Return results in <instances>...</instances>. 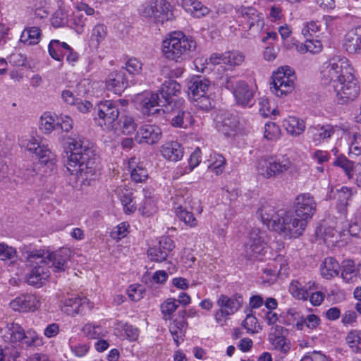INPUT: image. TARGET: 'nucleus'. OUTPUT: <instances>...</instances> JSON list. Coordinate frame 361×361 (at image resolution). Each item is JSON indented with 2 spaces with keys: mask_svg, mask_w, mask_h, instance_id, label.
<instances>
[{
  "mask_svg": "<svg viewBox=\"0 0 361 361\" xmlns=\"http://www.w3.org/2000/svg\"><path fill=\"white\" fill-rule=\"evenodd\" d=\"M256 215L269 230L283 238H298L305 231L302 220H298L292 212L276 207L272 202L261 201Z\"/></svg>",
  "mask_w": 361,
  "mask_h": 361,
  "instance_id": "nucleus-1",
  "label": "nucleus"
},
{
  "mask_svg": "<svg viewBox=\"0 0 361 361\" xmlns=\"http://www.w3.org/2000/svg\"><path fill=\"white\" fill-rule=\"evenodd\" d=\"M196 49V42L182 32H173L163 42L162 51L166 58L176 62L185 59Z\"/></svg>",
  "mask_w": 361,
  "mask_h": 361,
  "instance_id": "nucleus-2",
  "label": "nucleus"
},
{
  "mask_svg": "<svg viewBox=\"0 0 361 361\" xmlns=\"http://www.w3.org/2000/svg\"><path fill=\"white\" fill-rule=\"evenodd\" d=\"M353 68L345 57L336 56L321 71V78L324 83L331 82L332 85L342 81L353 74Z\"/></svg>",
  "mask_w": 361,
  "mask_h": 361,
  "instance_id": "nucleus-3",
  "label": "nucleus"
},
{
  "mask_svg": "<svg viewBox=\"0 0 361 361\" xmlns=\"http://www.w3.org/2000/svg\"><path fill=\"white\" fill-rule=\"evenodd\" d=\"M76 156L68 158L66 168L77 181L83 185H90V180L94 179L96 169L94 160L87 157V159H78Z\"/></svg>",
  "mask_w": 361,
  "mask_h": 361,
  "instance_id": "nucleus-4",
  "label": "nucleus"
},
{
  "mask_svg": "<svg viewBox=\"0 0 361 361\" xmlns=\"http://www.w3.org/2000/svg\"><path fill=\"white\" fill-rule=\"evenodd\" d=\"M271 82V91L277 97L286 96L293 92L295 88L296 76L295 72L289 66H281L274 73Z\"/></svg>",
  "mask_w": 361,
  "mask_h": 361,
  "instance_id": "nucleus-5",
  "label": "nucleus"
},
{
  "mask_svg": "<svg viewBox=\"0 0 361 361\" xmlns=\"http://www.w3.org/2000/svg\"><path fill=\"white\" fill-rule=\"evenodd\" d=\"M37 252H29L25 256V266L30 269V272L26 275L27 283L32 286H42L50 276L49 269L46 267L44 262H31L32 257L37 256Z\"/></svg>",
  "mask_w": 361,
  "mask_h": 361,
  "instance_id": "nucleus-6",
  "label": "nucleus"
},
{
  "mask_svg": "<svg viewBox=\"0 0 361 361\" xmlns=\"http://www.w3.org/2000/svg\"><path fill=\"white\" fill-rule=\"evenodd\" d=\"M243 299L239 295H234L229 297L226 295H221L216 304L219 310L214 314L216 323L223 326L226 324L228 317L236 312L242 306Z\"/></svg>",
  "mask_w": 361,
  "mask_h": 361,
  "instance_id": "nucleus-7",
  "label": "nucleus"
},
{
  "mask_svg": "<svg viewBox=\"0 0 361 361\" xmlns=\"http://www.w3.org/2000/svg\"><path fill=\"white\" fill-rule=\"evenodd\" d=\"M267 242L266 233L259 228L254 227L250 229L245 245V256L247 259L253 260L258 259L266 252Z\"/></svg>",
  "mask_w": 361,
  "mask_h": 361,
  "instance_id": "nucleus-8",
  "label": "nucleus"
},
{
  "mask_svg": "<svg viewBox=\"0 0 361 361\" xmlns=\"http://www.w3.org/2000/svg\"><path fill=\"white\" fill-rule=\"evenodd\" d=\"M12 343H21L27 347L37 346L42 343V341L37 334L32 329L27 331L18 324L12 323L8 327L6 334L4 336Z\"/></svg>",
  "mask_w": 361,
  "mask_h": 361,
  "instance_id": "nucleus-9",
  "label": "nucleus"
},
{
  "mask_svg": "<svg viewBox=\"0 0 361 361\" xmlns=\"http://www.w3.org/2000/svg\"><path fill=\"white\" fill-rule=\"evenodd\" d=\"M37 256L31 258V262L36 263L44 262V264L48 265L51 264V267L54 269V271H63L66 268V262L68 258V250H60L56 252L49 251H36Z\"/></svg>",
  "mask_w": 361,
  "mask_h": 361,
  "instance_id": "nucleus-10",
  "label": "nucleus"
},
{
  "mask_svg": "<svg viewBox=\"0 0 361 361\" xmlns=\"http://www.w3.org/2000/svg\"><path fill=\"white\" fill-rule=\"evenodd\" d=\"M317 233L329 247H343L348 241V234L341 228L320 226Z\"/></svg>",
  "mask_w": 361,
  "mask_h": 361,
  "instance_id": "nucleus-11",
  "label": "nucleus"
},
{
  "mask_svg": "<svg viewBox=\"0 0 361 361\" xmlns=\"http://www.w3.org/2000/svg\"><path fill=\"white\" fill-rule=\"evenodd\" d=\"M99 124L107 130H118L119 111L117 106L110 101H105L98 105Z\"/></svg>",
  "mask_w": 361,
  "mask_h": 361,
  "instance_id": "nucleus-12",
  "label": "nucleus"
},
{
  "mask_svg": "<svg viewBox=\"0 0 361 361\" xmlns=\"http://www.w3.org/2000/svg\"><path fill=\"white\" fill-rule=\"evenodd\" d=\"M332 86L338 99L343 103L354 100L360 94V87L354 75Z\"/></svg>",
  "mask_w": 361,
  "mask_h": 361,
  "instance_id": "nucleus-13",
  "label": "nucleus"
},
{
  "mask_svg": "<svg viewBox=\"0 0 361 361\" xmlns=\"http://www.w3.org/2000/svg\"><path fill=\"white\" fill-rule=\"evenodd\" d=\"M316 209V204L312 197L308 195H300L296 198V206L294 216L298 220L305 222V228L307 220L312 217Z\"/></svg>",
  "mask_w": 361,
  "mask_h": 361,
  "instance_id": "nucleus-14",
  "label": "nucleus"
},
{
  "mask_svg": "<svg viewBox=\"0 0 361 361\" xmlns=\"http://www.w3.org/2000/svg\"><path fill=\"white\" fill-rule=\"evenodd\" d=\"M40 305V298L33 294L20 295L9 303V306L13 310L20 312H34L38 310Z\"/></svg>",
  "mask_w": 361,
  "mask_h": 361,
  "instance_id": "nucleus-15",
  "label": "nucleus"
},
{
  "mask_svg": "<svg viewBox=\"0 0 361 361\" xmlns=\"http://www.w3.org/2000/svg\"><path fill=\"white\" fill-rule=\"evenodd\" d=\"M245 59V54L237 50L228 51L224 54H213L209 59L212 64H224L231 68L242 65Z\"/></svg>",
  "mask_w": 361,
  "mask_h": 361,
  "instance_id": "nucleus-16",
  "label": "nucleus"
},
{
  "mask_svg": "<svg viewBox=\"0 0 361 361\" xmlns=\"http://www.w3.org/2000/svg\"><path fill=\"white\" fill-rule=\"evenodd\" d=\"M89 145L88 141L81 135L71 137L68 142V147L71 154L68 158H73V156H76V159L82 158L87 159V157H90L92 155V151Z\"/></svg>",
  "mask_w": 361,
  "mask_h": 361,
  "instance_id": "nucleus-17",
  "label": "nucleus"
},
{
  "mask_svg": "<svg viewBox=\"0 0 361 361\" xmlns=\"http://www.w3.org/2000/svg\"><path fill=\"white\" fill-rule=\"evenodd\" d=\"M175 18L170 3L166 0H157L154 8L153 22L157 26H162L165 23L172 21Z\"/></svg>",
  "mask_w": 361,
  "mask_h": 361,
  "instance_id": "nucleus-18",
  "label": "nucleus"
},
{
  "mask_svg": "<svg viewBox=\"0 0 361 361\" xmlns=\"http://www.w3.org/2000/svg\"><path fill=\"white\" fill-rule=\"evenodd\" d=\"M138 99H140L142 112L147 116L159 114L161 109L157 107L164 106L161 104V101L157 93L145 92L139 96Z\"/></svg>",
  "mask_w": 361,
  "mask_h": 361,
  "instance_id": "nucleus-19",
  "label": "nucleus"
},
{
  "mask_svg": "<svg viewBox=\"0 0 361 361\" xmlns=\"http://www.w3.org/2000/svg\"><path fill=\"white\" fill-rule=\"evenodd\" d=\"M161 137V130L159 127L154 125H145L142 126L137 132L136 140L140 143L154 145Z\"/></svg>",
  "mask_w": 361,
  "mask_h": 361,
  "instance_id": "nucleus-20",
  "label": "nucleus"
},
{
  "mask_svg": "<svg viewBox=\"0 0 361 361\" xmlns=\"http://www.w3.org/2000/svg\"><path fill=\"white\" fill-rule=\"evenodd\" d=\"M316 288L314 281L302 284L298 280H293L289 285L288 291L294 298L306 301L309 298V292Z\"/></svg>",
  "mask_w": 361,
  "mask_h": 361,
  "instance_id": "nucleus-21",
  "label": "nucleus"
},
{
  "mask_svg": "<svg viewBox=\"0 0 361 361\" xmlns=\"http://www.w3.org/2000/svg\"><path fill=\"white\" fill-rule=\"evenodd\" d=\"M343 48L350 54L361 51V26L350 30L345 35Z\"/></svg>",
  "mask_w": 361,
  "mask_h": 361,
  "instance_id": "nucleus-22",
  "label": "nucleus"
},
{
  "mask_svg": "<svg viewBox=\"0 0 361 361\" xmlns=\"http://www.w3.org/2000/svg\"><path fill=\"white\" fill-rule=\"evenodd\" d=\"M87 305L89 309L92 308L93 303L86 298L75 296L63 300L62 310L68 315L73 316L80 311V307Z\"/></svg>",
  "mask_w": 361,
  "mask_h": 361,
  "instance_id": "nucleus-23",
  "label": "nucleus"
},
{
  "mask_svg": "<svg viewBox=\"0 0 361 361\" xmlns=\"http://www.w3.org/2000/svg\"><path fill=\"white\" fill-rule=\"evenodd\" d=\"M106 86L108 90L121 94L128 86L126 74L121 71L111 73L106 80Z\"/></svg>",
  "mask_w": 361,
  "mask_h": 361,
  "instance_id": "nucleus-24",
  "label": "nucleus"
},
{
  "mask_svg": "<svg viewBox=\"0 0 361 361\" xmlns=\"http://www.w3.org/2000/svg\"><path fill=\"white\" fill-rule=\"evenodd\" d=\"M183 103L178 102L176 109H172L171 125L174 127L186 128L193 123V119L190 114L182 108Z\"/></svg>",
  "mask_w": 361,
  "mask_h": 361,
  "instance_id": "nucleus-25",
  "label": "nucleus"
},
{
  "mask_svg": "<svg viewBox=\"0 0 361 361\" xmlns=\"http://www.w3.org/2000/svg\"><path fill=\"white\" fill-rule=\"evenodd\" d=\"M243 17L247 20L250 34L257 35L262 31L264 26V18L254 8H247L243 13Z\"/></svg>",
  "mask_w": 361,
  "mask_h": 361,
  "instance_id": "nucleus-26",
  "label": "nucleus"
},
{
  "mask_svg": "<svg viewBox=\"0 0 361 361\" xmlns=\"http://www.w3.org/2000/svg\"><path fill=\"white\" fill-rule=\"evenodd\" d=\"M159 92L163 99L167 102L169 106H166L167 111L173 103L176 106V102L173 97H176L180 92V85L175 80L166 81L161 87Z\"/></svg>",
  "mask_w": 361,
  "mask_h": 361,
  "instance_id": "nucleus-27",
  "label": "nucleus"
},
{
  "mask_svg": "<svg viewBox=\"0 0 361 361\" xmlns=\"http://www.w3.org/2000/svg\"><path fill=\"white\" fill-rule=\"evenodd\" d=\"M233 94L237 104L242 106L248 105L254 96L252 90L243 81H239L236 83Z\"/></svg>",
  "mask_w": 361,
  "mask_h": 361,
  "instance_id": "nucleus-28",
  "label": "nucleus"
},
{
  "mask_svg": "<svg viewBox=\"0 0 361 361\" xmlns=\"http://www.w3.org/2000/svg\"><path fill=\"white\" fill-rule=\"evenodd\" d=\"M210 87L211 83L207 79L195 78L189 87L190 95L193 100H198L209 93Z\"/></svg>",
  "mask_w": 361,
  "mask_h": 361,
  "instance_id": "nucleus-29",
  "label": "nucleus"
},
{
  "mask_svg": "<svg viewBox=\"0 0 361 361\" xmlns=\"http://www.w3.org/2000/svg\"><path fill=\"white\" fill-rule=\"evenodd\" d=\"M128 167L130 171V177L136 183L145 181L148 178V173L143 163L139 161L135 157H133L128 161Z\"/></svg>",
  "mask_w": 361,
  "mask_h": 361,
  "instance_id": "nucleus-30",
  "label": "nucleus"
},
{
  "mask_svg": "<svg viewBox=\"0 0 361 361\" xmlns=\"http://www.w3.org/2000/svg\"><path fill=\"white\" fill-rule=\"evenodd\" d=\"M162 156L170 161H178L183 157L181 145L176 142H167L161 147Z\"/></svg>",
  "mask_w": 361,
  "mask_h": 361,
  "instance_id": "nucleus-31",
  "label": "nucleus"
},
{
  "mask_svg": "<svg viewBox=\"0 0 361 361\" xmlns=\"http://www.w3.org/2000/svg\"><path fill=\"white\" fill-rule=\"evenodd\" d=\"M281 326H276L274 328V332H271L269 335V340L273 348L283 353H287L290 349V343L284 336L279 335Z\"/></svg>",
  "mask_w": 361,
  "mask_h": 361,
  "instance_id": "nucleus-32",
  "label": "nucleus"
},
{
  "mask_svg": "<svg viewBox=\"0 0 361 361\" xmlns=\"http://www.w3.org/2000/svg\"><path fill=\"white\" fill-rule=\"evenodd\" d=\"M272 164L271 156L262 157L257 161L256 170L263 178H274L275 175Z\"/></svg>",
  "mask_w": 361,
  "mask_h": 361,
  "instance_id": "nucleus-33",
  "label": "nucleus"
},
{
  "mask_svg": "<svg viewBox=\"0 0 361 361\" xmlns=\"http://www.w3.org/2000/svg\"><path fill=\"white\" fill-rule=\"evenodd\" d=\"M340 265L333 257L326 258L321 265V274L326 279H331L339 274Z\"/></svg>",
  "mask_w": 361,
  "mask_h": 361,
  "instance_id": "nucleus-34",
  "label": "nucleus"
},
{
  "mask_svg": "<svg viewBox=\"0 0 361 361\" xmlns=\"http://www.w3.org/2000/svg\"><path fill=\"white\" fill-rule=\"evenodd\" d=\"M272 164L275 177L289 171L293 166L292 161L286 156L272 157Z\"/></svg>",
  "mask_w": 361,
  "mask_h": 361,
  "instance_id": "nucleus-35",
  "label": "nucleus"
},
{
  "mask_svg": "<svg viewBox=\"0 0 361 361\" xmlns=\"http://www.w3.org/2000/svg\"><path fill=\"white\" fill-rule=\"evenodd\" d=\"M182 6L188 12L199 18L208 13V8L204 6L201 2L195 0H183Z\"/></svg>",
  "mask_w": 361,
  "mask_h": 361,
  "instance_id": "nucleus-36",
  "label": "nucleus"
},
{
  "mask_svg": "<svg viewBox=\"0 0 361 361\" xmlns=\"http://www.w3.org/2000/svg\"><path fill=\"white\" fill-rule=\"evenodd\" d=\"M283 125L287 132L292 135H298L305 130L304 122L293 116L286 118Z\"/></svg>",
  "mask_w": 361,
  "mask_h": 361,
  "instance_id": "nucleus-37",
  "label": "nucleus"
},
{
  "mask_svg": "<svg viewBox=\"0 0 361 361\" xmlns=\"http://www.w3.org/2000/svg\"><path fill=\"white\" fill-rule=\"evenodd\" d=\"M344 140H348L349 143V151L350 153L355 155L361 154V135L357 133H343L341 137Z\"/></svg>",
  "mask_w": 361,
  "mask_h": 361,
  "instance_id": "nucleus-38",
  "label": "nucleus"
},
{
  "mask_svg": "<svg viewBox=\"0 0 361 361\" xmlns=\"http://www.w3.org/2000/svg\"><path fill=\"white\" fill-rule=\"evenodd\" d=\"M40 30L37 27L26 28L20 36V42L29 45L37 44L40 39Z\"/></svg>",
  "mask_w": 361,
  "mask_h": 361,
  "instance_id": "nucleus-39",
  "label": "nucleus"
},
{
  "mask_svg": "<svg viewBox=\"0 0 361 361\" xmlns=\"http://www.w3.org/2000/svg\"><path fill=\"white\" fill-rule=\"evenodd\" d=\"M176 216L186 226L194 228L197 226V220L192 212L188 211L182 206L177 207L176 210Z\"/></svg>",
  "mask_w": 361,
  "mask_h": 361,
  "instance_id": "nucleus-40",
  "label": "nucleus"
},
{
  "mask_svg": "<svg viewBox=\"0 0 361 361\" xmlns=\"http://www.w3.org/2000/svg\"><path fill=\"white\" fill-rule=\"evenodd\" d=\"M355 263L350 259L342 262L341 276L348 283H352L356 279Z\"/></svg>",
  "mask_w": 361,
  "mask_h": 361,
  "instance_id": "nucleus-41",
  "label": "nucleus"
},
{
  "mask_svg": "<svg viewBox=\"0 0 361 361\" xmlns=\"http://www.w3.org/2000/svg\"><path fill=\"white\" fill-rule=\"evenodd\" d=\"M322 49V44L319 40L310 39L307 40L304 44H301L297 47V50L301 54L310 52L312 54H317Z\"/></svg>",
  "mask_w": 361,
  "mask_h": 361,
  "instance_id": "nucleus-42",
  "label": "nucleus"
},
{
  "mask_svg": "<svg viewBox=\"0 0 361 361\" xmlns=\"http://www.w3.org/2000/svg\"><path fill=\"white\" fill-rule=\"evenodd\" d=\"M258 109L260 114L264 117H268L271 115H276L278 114L274 104H271L269 99L265 97L259 99Z\"/></svg>",
  "mask_w": 361,
  "mask_h": 361,
  "instance_id": "nucleus-43",
  "label": "nucleus"
},
{
  "mask_svg": "<svg viewBox=\"0 0 361 361\" xmlns=\"http://www.w3.org/2000/svg\"><path fill=\"white\" fill-rule=\"evenodd\" d=\"M58 125L59 122H56L55 117L49 113H44L41 116L39 128L45 133H51Z\"/></svg>",
  "mask_w": 361,
  "mask_h": 361,
  "instance_id": "nucleus-44",
  "label": "nucleus"
},
{
  "mask_svg": "<svg viewBox=\"0 0 361 361\" xmlns=\"http://www.w3.org/2000/svg\"><path fill=\"white\" fill-rule=\"evenodd\" d=\"M106 35V27L103 24H97L92 28L90 41L92 42V43L95 44L96 46H98L101 42L104 40Z\"/></svg>",
  "mask_w": 361,
  "mask_h": 361,
  "instance_id": "nucleus-45",
  "label": "nucleus"
},
{
  "mask_svg": "<svg viewBox=\"0 0 361 361\" xmlns=\"http://www.w3.org/2000/svg\"><path fill=\"white\" fill-rule=\"evenodd\" d=\"M136 123L132 117L128 116H122L120 123L118 122V128L126 135H130L133 133L136 130Z\"/></svg>",
  "mask_w": 361,
  "mask_h": 361,
  "instance_id": "nucleus-46",
  "label": "nucleus"
},
{
  "mask_svg": "<svg viewBox=\"0 0 361 361\" xmlns=\"http://www.w3.org/2000/svg\"><path fill=\"white\" fill-rule=\"evenodd\" d=\"M176 271L175 267L171 269L169 267L167 270H158L155 271L150 278V281L156 284H164L169 275H172Z\"/></svg>",
  "mask_w": 361,
  "mask_h": 361,
  "instance_id": "nucleus-47",
  "label": "nucleus"
},
{
  "mask_svg": "<svg viewBox=\"0 0 361 361\" xmlns=\"http://www.w3.org/2000/svg\"><path fill=\"white\" fill-rule=\"evenodd\" d=\"M39 161L46 166H53L55 164V155L45 147L39 149L38 154L36 155Z\"/></svg>",
  "mask_w": 361,
  "mask_h": 361,
  "instance_id": "nucleus-48",
  "label": "nucleus"
},
{
  "mask_svg": "<svg viewBox=\"0 0 361 361\" xmlns=\"http://www.w3.org/2000/svg\"><path fill=\"white\" fill-rule=\"evenodd\" d=\"M346 341L353 351L361 350V333L357 330L350 331L346 337Z\"/></svg>",
  "mask_w": 361,
  "mask_h": 361,
  "instance_id": "nucleus-49",
  "label": "nucleus"
},
{
  "mask_svg": "<svg viewBox=\"0 0 361 361\" xmlns=\"http://www.w3.org/2000/svg\"><path fill=\"white\" fill-rule=\"evenodd\" d=\"M82 331L88 338L99 339L102 336V331L100 326L87 324L82 327Z\"/></svg>",
  "mask_w": 361,
  "mask_h": 361,
  "instance_id": "nucleus-50",
  "label": "nucleus"
},
{
  "mask_svg": "<svg viewBox=\"0 0 361 361\" xmlns=\"http://www.w3.org/2000/svg\"><path fill=\"white\" fill-rule=\"evenodd\" d=\"M145 293V288L140 284L130 285L128 289L129 298L134 302L140 300Z\"/></svg>",
  "mask_w": 361,
  "mask_h": 361,
  "instance_id": "nucleus-51",
  "label": "nucleus"
},
{
  "mask_svg": "<svg viewBox=\"0 0 361 361\" xmlns=\"http://www.w3.org/2000/svg\"><path fill=\"white\" fill-rule=\"evenodd\" d=\"M212 164L209 166V169L216 175H219L224 171L226 159L220 154H214Z\"/></svg>",
  "mask_w": 361,
  "mask_h": 361,
  "instance_id": "nucleus-52",
  "label": "nucleus"
},
{
  "mask_svg": "<svg viewBox=\"0 0 361 361\" xmlns=\"http://www.w3.org/2000/svg\"><path fill=\"white\" fill-rule=\"evenodd\" d=\"M50 56L56 61H61L65 56V52L61 49L59 40H51L49 44Z\"/></svg>",
  "mask_w": 361,
  "mask_h": 361,
  "instance_id": "nucleus-53",
  "label": "nucleus"
},
{
  "mask_svg": "<svg viewBox=\"0 0 361 361\" xmlns=\"http://www.w3.org/2000/svg\"><path fill=\"white\" fill-rule=\"evenodd\" d=\"M147 255L150 260L160 262L166 259L167 252L161 250L159 247H154L148 250Z\"/></svg>",
  "mask_w": 361,
  "mask_h": 361,
  "instance_id": "nucleus-54",
  "label": "nucleus"
},
{
  "mask_svg": "<svg viewBox=\"0 0 361 361\" xmlns=\"http://www.w3.org/2000/svg\"><path fill=\"white\" fill-rule=\"evenodd\" d=\"M157 0H150L148 3L142 4L139 8L140 15L145 18H152Z\"/></svg>",
  "mask_w": 361,
  "mask_h": 361,
  "instance_id": "nucleus-55",
  "label": "nucleus"
},
{
  "mask_svg": "<svg viewBox=\"0 0 361 361\" xmlns=\"http://www.w3.org/2000/svg\"><path fill=\"white\" fill-rule=\"evenodd\" d=\"M129 225L125 222L114 227L111 232V237L117 241L126 237L128 233Z\"/></svg>",
  "mask_w": 361,
  "mask_h": 361,
  "instance_id": "nucleus-56",
  "label": "nucleus"
},
{
  "mask_svg": "<svg viewBox=\"0 0 361 361\" xmlns=\"http://www.w3.org/2000/svg\"><path fill=\"white\" fill-rule=\"evenodd\" d=\"M178 304L174 298H168L161 305V312L164 315H171L178 308Z\"/></svg>",
  "mask_w": 361,
  "mask_h": 361,
  "instance_id": "nucleus-57",
  "label": "nucleus"
},
{
  "mask_svg": "<svg viewBox=\"0 0 361 361\" xmlns=\"http://www.w3.org/2000/svg\"><path fill=\"white\" fill-rule=\"evenodd\" d=\"M334 164L335 166H338L342 168L348 175V176L350 178H352V171L354 169L353 163L349 160H348L344 157H338L337 159L334 161Z\"/></svg>",
  "mask_w": 361,
  "mask_h": 361,
  "instance_id": "nucleus-58",
  "label": "nucleus"
},
{
  "mask_svg": "<svg viewBox=\"0 0 361 361\" xmlns=\"http://www.w3.org/2000/svg\"><path fill=\"white\" fill-rule=\"evenodd\" d=\"M126 68L130 74H139L142 68V63L136 58H131L126 63Z\"/></svg>",
  "mask_w": 361,
  "mask_h": 361,
  "instance_id": "nucleus-59",
  "label": "nucleus"
},
{
  "mask_svg": "<svg viewBox=\"0 0 361 361\" xmlns=\"http://www.w3.org/2000/svg\"><path fill=\"white\" fill-rule=\"evenodd\" d=\"M280 134V129L274 123H267L264 128V137L267 140L276 139Z\"/></svg>",
  "mask_w": 361,
  "mask_h": 361,
  "instance_id": "nucleus-60",
  "label": "nucleus"
},
{
  "mask_svg": "<svg viewBox=\"0 0 361 361\" xmlns=\"http://www.w3.org/2000/svg\"><path fill=\"white\" fill-rule=\"evenodd\" d=\"M23 146L27 151L35 154L36 155L38 154L39 149H42V147H44L40 146L39 140L34 137H31L30 138L25 140L23 142Z\"/></svg>",
  "mask_w": 361,
  "mask_h": 361,
  "instance_id": "nucleus-61",
  "label": "nucleus"
},
{
  "mask_svg": "<svg viewBox=\"0 0 361 361\" xmlns=\"http://www.w3.org/2000/svg\"><path fill=\"white\" fill-rule=\"evenodd\" d=\"M243 325L247 330V331L251 333L257 332L259 327L257 324V318L252 314L247 315L245 319L243 321Z\"/></svg>",
  "mask_w": 361,
  "mask_h": 361,
  "instance_id": "nucleus-62",
  "label": "nucleus"
},
{
  "mask_svg": "<svg viewBox=\"0 0 361 361\" xmlns=\"http://www.w3.org/2000/svg\"><path fill=\"white\" fill-rule=\"evenodd\" d=\"M16 251L12 247H9L5 244H0V259H11L16 257Z\"/></svg>",
  "mask_w": 361,
  "mask_h": 361,
  "instance_id": "nucleus-63",
  "label": "nucleus"
},
{
  "mask_svg": "<svg viewBox=\"0 0 361 361\" xmlns=\"http://www.w3.org/2000/svg\"><path fill=\"white\" fill-rule=\"evenodd\" d=\"M320 26L317 25L316 21L311 20L307 22L302 27L301 32L304 37L311 36L319 30Z\"/></svg>",
  "mask_w": 361,
  "mask_h": 361,
  "instance_id": "nucleus-64",
  "label": "nucleus"
}]
</instances>
